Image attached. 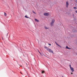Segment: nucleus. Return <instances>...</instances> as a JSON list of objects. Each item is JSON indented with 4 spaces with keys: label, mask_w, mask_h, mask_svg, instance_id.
<instances>
[{
    "label": "nucleus",
    "mask_w": 77,
    "mask_h": 77,
    "mask_svg": "<svg viewBox=\"0 0 77 77\" xmlns=\"http://www.w3.org/2000/svg\"><path fill=\"white\" fill-rule=\"evenodd\" d=\"M54 22H55V20L54 19L52 20L51 22V26H53V23Z\"/></svg>",
    "instance_id": "nucleus-1"
},
{
    "label": "nucleus",
    "mask_w": 77,
    "mask_h": 77,
    "mask_svg": "<svg viewBox=\"0 0 77 77\" xmlns=\"http://www.w3.org/2000/svg\"><path fill=\"white\" fill-rule=\"evenodd\" d=\"M47 51H49V52H50L51 53H53V51L51 50V49H49V48L48 49H47Z\"/></svg>",
    "instance_id": "nucleus-2"
},
{
    "label": "nucleus",
    "mask_w": 77,
    "mask_h": 77,
    "mask_svg": "<svg viewBox=\"0 0 77 77\" xmlns=\"http://www.w3.org/2000/svg\"><path fill=\"white\" fill-rule=\"evenodd\" d=\"M44 15L45 16H46V17H47V16H48V15H50V14H49V13H45L44 14Z\"/></svg>",
    "instance_id": "nucleus-3"
},
{
    "label": "nucleus",
    "mask_w": 77,
    "mask_h": 77,
    "mask_svg": "<svg viewBox=\"0 0 77 77\" xmlns=\"http://www.w3.org/2000/svg\"><path fill=\"white\" fill-rule=\"evenodd\" d=\"M68 6H69V3L68 2H66V7L67 8H68Z\"/></svg>",
    "instance_id": "nucleus-4"
},
{
    "label": "nucleus",
    "mask_w": 77,
    "mask_h": 77,
    "mask_svg": "<svg viewBox=\"0 0 77 77\" xmlns=\"http://www.w3.org/2000/svg\"><path fill=\"white\" fill-rule=\"evenodd\" d=\"M70 69L72 72H74V68L72 67H70Z\"/></svg>",
    "instance_id": "nucleus-5"
},
{
    "label": "nucleus",
    "mask_w": 77,
    "mask_h": 77,
    "mask_svg": "<svg viewBox=\"0 0 77 77\" xmlns=\"http://www.w3.org/2000/svg\"><path fill=\"white\" fill-rule=\"evenodd\" d=\"M55 44H56V45H57L58 46H59V47H60V48H62V47L61 46H60V45H59L58 44H57V43H56V42H55Z\"/></svg>",
    "instance_id": "nucleus-6"
},
{
    "label": "nucleus",
    "mask_w": 77,
    "mask_h": 77,
    "mask_svg": "<svg viewBox=\"0 0 77 77\" xmlns=\"http://www.w3.org/2000/svg\"><path fill=\"white\" fill-rule=\"evenodd\" d=\"M35 21H36V22H38V23L39 22V20H37V19H35Z\"/></svg>",
    "instance_id": "nucleus-7"
},
{
    "label": "nucleus",
    "mask_w": 77,
    "mask_h": 77,
    "mask_svg": "<svg viewBox=\"0 0 77 77\" xmlns=\"http://www.w3.org/2000/svg\"><path fill=\"white\" fill-rule=\"evenodd\" d=\"M66 48H67V49H69V50H71V48H70L66 46Z\"/></svg>",
    "instance_id": "nucleus-8"
},
{
    "label": "nucleus",
    "mask_w": 77,
    "mask_h": 77,
    "mask_svg": "<svg viewBox=\"0 0 77 77\" xmlns=\"http://www.w3.org/2000/svg\"><path fill=\"white\" fill-rule=\"evenodd\" d=\"M44 48H45L46 49H47V50H48V48L47 47H46V46H45L44 47Z\"/></svg>",
    "instance_id": "nucleus-9"
},
{
    "label": "nucleus",
    "mask_w": 77,
    "mask_h": 77,
    "mask_svg": "<svg viewBox=\"0 0 77 77\" xmlns=\"http://www.w3.org/2000/svg\"><path fill=\"white\" fill-rule=\"evenodd\" d=\"M45 71H42V74H44V73H45Z\"/></svg>",
    "instance_id": "nucleus-10"
},
{
    "label": "nucleus",
    "mask_w": 77,
    "mask_h": 77,
    "mask_svg": "<svg viewBox=\"0 0 77 77\" xmlns=\"http://www.w3.org/2000/svg\"><path fill=\"white\" fill-rule=\"evenodd\" d=\"M45 29H48V28L46 26H45Z\"/></svg>",
    "instance_id": "nucleus-11"
},
{
    "label": "nucleus",
    "mask_w": 77,
    "mask_h": 77,
    "mask_svg": "<svg viewBox=\"0 0 77 77\" xmlns=\"http://www.w3.org/2000/svg\"><path fill=\"white\" fill-rule=\"evenodd\" d=\"M25 18H29V17H27L26 16H25Z\"/></svg>",
    "instance_id": "nucleus-12"
},
{
    "label": "nucleus",
    "mask_w": 77,
    "mask_h": 77,
    "mask_svg": "<svg viewBox=\"0 0 77 77\" xmlns=\"http://www.w3.org/2000/svg\"><path fill=\"white\" fill-rule=\"evenodd\" d=\"M4 15L5 16H6L7 15H6V13L5 12L4 13Z\"/></svg>",
    "instance_id": "nucleus-13"
},
{
    "label": "nucleus",
    "mask_w": 77,
    "mask_h": 77,
    "mask_svg": "<svg viewBox=\"0 0 77 77\" xmlns=\"http://www.w3.org/2000/svg\"><path fill=\"white\" fill-rule=\"evenodd\" d=\"M73 9H77V8L76 7H74Z\"/></svg>",
    "instance_id": "nucleus-14"
},
{
    "label": "nucleus",
    "mask_w": 77,
    "mask_h": 77,
    "mask_svg": "<svg viewBox=\"0 0 77 77\" xmlns=\"http://www.w3.org/2000/svg\"><path fill=\"white\" fill-rule=\"evenodd\" d=\"M33 13L34 14H36V13H35V11H33Z\"/></svg>",
    "instance_id": "nucleus-15"
},
{
    "label": "nucleus",
    "mask_w": 77,
    "mask_h": 77,
    "mask_svg": "<svg viewBox=\"0 0 77 77\" xmlns=\"http://www.w3.org/2000/svg\"><path fill=\"white\" fill-rule=\"evenodd\" d=\"M69 66H70V68H71V64H70L69 65Z\"/></svg>",
    "instance_id": "nucleus-16"
},
{
    "label": "nucleus",
    "mask_w": 77,
    "mask_h": 77,
    "mask_svg": "<svg viewBox=\"0 0 77 77\" xmlns=\"http://www.w3.org/2000/svg\"><path fill=\"white\" fill-rule=\"evenodd\" d=\"M48 44V45H51V44Z\"/></svg>",
    "instance_id": "nucleus-17"
},
{
    "label": "nucleus",
    "mask_w": 77,
    "mask_h": 77,
    "mask_svg": "<svg viewBox=\"0 0 77 77\" xmlns=\"http://www.w3.org/2000/svg\"><path fill=\"white\" fill-rule=\"evenodd\" d=\"M38 52H39V53H40V54H41V53L39 51V50H38Z\"/></svg>",
    "instance_id": "nucleus-18"
},
{
    "label": "nucleus",
    "mask_w": 77,
    "mask_h": 77,
    "mask_svg": "<svg viewBox=\"0 0 77 77\" xmlns=\"http://www.w3.org/2000/svg\"><path fill=\"white\" fill-rule=\"evenodd\" d=\"M75 12H76V13H77V11H75Z\"/></svg>",
    "instance_id": "nucleus-19"
},
{
    "label": "nucleus",
    "mask_w": 77,
    "mask_h": 77,
    "mask_svg": "<svg viewBox=\"0 0 77 77\" xmlns=\"http://www.w3.org/2000/svg\"><path fill=\"white\" fill-rule=\"evenodd\" d=\"M28 69H29V67H27Z\"/></svg>",
    "instance_id": "nucleus-20"
},
{
    "label": "nucleus",
    "mask_w": 77,
    "mask_h": 77,
    "mask_svg": "<svg viewBox=\"0 0 77 77\" xmlns=\"http://www.w3.org/2000/svg\"><path fill=\"white\" fill-rule=\"evenodd\" d=\"M71 74H73V73H72V72L71 73Z\"/></svg>",
    "instance_id": "nucleus-21"
},
{
    "label": "nucleus",
    "mask_w": 77,
    "mask_h": 77,
    "mask_svg": "<svg viewBox=\"0 0 77 77\" xmlns=\"http://www.w3.org/2000/svg\"><path fill=\"white\" fill-rule=\"evenodd\" d=\"M74 14H73V17H74Z\"/></svg>",
    "instance_id": "nucleus-22"
},
{
    "label": "nucleus",
    "mask_w": 77,
    "mask_h": 77,
    "mask_svg": "<svg viewBox=\"0 0 77 77\" xmlns=\"http://www.w3.org/2000/svg\"><path fill=\"white\" fill-rule=\"evenodd\" d=\"M20 73H21V74H22V73L21 72H20Z\"/></svg>",
    "instance_id": "nucleus-23"
},
{
    "label": "nucleus",
    "mask_w": 77,
    "mask_h": 77,
    "mask_svg": "<svg viewBox=\"0 0 77 77\" xmlns=\"http://www.w3.org/2000/svg\"><path fill=\"white\" fill-rule=\"evenodd\" d=\"M2 39L3 40V38H2Z\"/></svg>",
    "instance_id": "nucleus-24"
}]
</instances>
